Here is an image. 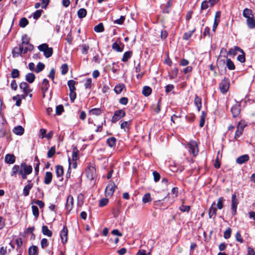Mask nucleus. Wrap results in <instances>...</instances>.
I'll return each instance as SVG.
<instances>
[{"instance_id":"obj_49","label":"nucleus","mask_w":255,"mask_h":255,"mask_svg":"<svg viewBox=\"0 0 255 255\" xmlns=\"http://www.w3.org/2000/svg\"><path fill=\"white\" fill-rule=\"evenodd\" d=\"M32 214L33 216L36 218H38L39 216V209L38 207L35 205H32Z\"/></svg>"},{"instance_id":"obj_40","label":"nucleus","mask_w":255,"mask_h":255,"mask_svg":"<svg viewBox=\"0 0 255 255\" xmlns=\"http://www.w3.org/2000/svg\"><path fill=\"white\" fill-rule=\"evenodd\" d=\"M178 69L177 67L174 68L171 72V73L169 74V77L170 79H173L175 78L178 74Z\"/></svg>"},{"instance_id":"obj_34","label":"nucleus","mask_w":255,"mask_h":255,"mask_svg":"<svg viewBox=\"0 0 255 255\" xmlns=\"http://www.w3.org/2000/svg\"><path fill=\"white\" fill-rule=\"evenodd\" d=\"M117 139L115 137H111L107 139V144L111 147H113L116 145Z\"/></svg>"},{"instance_id":"obj_32","label":"nucleus","mask_w":255,"mask_h":255,"mask_svg":"<svg viewBox=\"0 0 255 255\" xmlns=\"http://www.w3.org/2000/svg\"><path fill=\"white\" fill-rule=\"evenodd\" d=\"M34 48L32 44L22 45V54H26L28 51H32Z\"/></svg>"},{"instance_id":"obj_44","label":"nucleus","mask_w":255,"mask_h":255,"mask_svg":"<svg viewBox=\"0 0 255 255\" xmlns=\"http://www.w3.org/2000/svg\"><path fill=\"white\" fill-rule=\"evenodd\" d=\"M195 30L196 29L194 28L192 30L185 33L183 36V39L186 40H188L193 35Z\"/></svg>"},{"instance_id":"obj_13","label":"nucleus","mask_w":255,"mask_h":255,"mask_svg":"<svg viewBox=\"0 0 255 255\" xmlns=\"http://www.w3.org/2000/svg\"><path fill=\"white\" fill-rule=\"evenodd\" d=\"M241 104L238 102L234 105L231 108V112L233 118L237 117L241 112Z\"/></svg>"},{"instance_id":"obj_62","label":"nucleus","mask_w":255,"mask_h":255,"mask_svg":"<svg viewBox=\"0 0 255 255\" xmlns=\"http://www.w3.org/2000/svg\"><path fill=\"white\" fill-rule=\"evenodd\" d=\"M209 1L204 0L203 1L201 5V11L203 10H205L207 9L209 7Z\"/></svg>"},{"instance_id":"obj_6","label":"nucleus","mask_w":255,"mask_h":255,"mask_svg":"<svg viewBox=\"0 0 255 255\" xmlns=\"http://www.w3.org/2000/svg\"><path fill=\"white\" fill-rule=\"evenodd\" d=\"M126 113L123 110H119L115 111L112 118V122L113 123H116L122 118L124 117Z\"/></svg>"},{"instance_id":"obj_55","label":"nucleus","mask_w":255,"mask_h":255,"mask_svg":"<svg viewBox=\"0 0 255 255\" xmlns=\"http://www.w3.org/2000/svg\"><path fill=\"white\" fill-rule=\"evenodd\" d=\"M232 233V230L230 228H228L224 233V237L226 239H228L230 238Z\"/></svg>"},{"instance_id":"obj_45","label":"nucleus","mask_w":255,"mask_h":255,"mask_svg":"<svg viewBox=\"0 0 255 255\" xmlns=\"http://www.w3.org/2000/svg\"><path fill=\"white\" fill-rule=\"evenodd\" d=\"M28 23H29L28 20L25 17H23L20 19L19 22V25L20 27H21L22 28H24L27 25H28Z\"/></svg>"},{"instance_id":"obj_7","label":"nucleus","mask_w":255,"mask_h":255,"mask_svg":"<svg viewBox=\"0 0 255 255\" xmlns=\"http://www.w3.org/2000/svg\"><path fill=\"white\" fill-rule=\"evenodd\" d=\"M231 202V212L233 215H235L237 214V206L239 204L236 193L232 194Z\"/></svg>"},{"instance_id":"obj_19","label":"nucleus","mask_w":255,"mask_h":255,"mask_svg":"<svg viewBox=\"0 0 255 255\" xmlns=\"http://www.w3.org/2000/svg\"><path fill=\"white\" fill-rule=\"evenodd\" d=\"M52 177L53 175L51 172H46L44 176V183L46 185L49 184L52 181Z\"/></svg>"},{"instance_id":"obj_15","label":"nucleus","mask_w":255,"mask_h":255,"mask_svg":"<svg viewBox=\"0 0 255 255\" xmlns=\"http://www.w3.org/2000/svg\"><path fill=\"white\" fill-rule=\"evenodd\" d=\"M22 46L20 44H19L18 46L14 47L12 50V57L16 58L19 56H22Z\"/></svg>"},{"instance_id":"obj_48","label":"nucleus","mask_w":255,"mask_h":255,"mask_svg":"<svg viewBox=\"0 0 255 255\" xmlns=\"http://www.w3.org/2000/svg\"><path fill=\"white\" fill-rule=\"evenodd\" d=\"M84 202V195L80 193L77 196V204L78 205L81 206Z\"/></svg>"},{"instance_id":"obj_4","label":"nucleus","mask_w":255,"mask_h":255,"mask_svg":"<svg viewBox=\"0 0 255 255\" xmlns=\"http://www.w3.org/2000/svg\"><path fill=\"white\" fill-rule=\"evenodd\" d=\"M230 87V81L228 78H224L219 84V88L222 93L227 92Z\"/></svg>"},{"instance_id":"obj_57","label":"nucleus","mask_w":255,"mask_h":255,"mask_svg":"<svg viewBox=\"0 0 255 255\" xmlns=\"http://www.w3.org/2000/svg\"><path fill=\"white\" fill-rule=\"evenodd\" d=\"M61 74L62 75H65L68 71V66L67 64H64L62 65L61 67Z\"/></svg>"},{"instance_id":"obj_21","label":"nucleus","mask_w":255,"mask_h":255,"mask_svg":"<svg viewBox=\"0 0 255 255\" xmlns=\"http://www.w3.org/2000/svg\"><path fill=\"white\" fill-rule=\"evenodd\" d=\"M28 255H38V249L36 246H32L30 247L28 250Z\"/></svg>"},{"instance_id":"obj_26","label":"nucleus","mask_w":255,"mask_h":255,"mask_svg":"<svg viewBox=\"0 0 255 255\" xmlns=\"http://www.w3.org/2000/svg\"><path fill=\"white\" fill-rule=\"evenodd\" d=\"M247 24L248 27L250 29L255 28V20L254 16H251L250 18L247 19Z\"/></svg>"},{"instance_id":"obj_28","label":"nucleus","mask_w":255,"mask_h":255,"mask_svg":"<svg viewBox=\"0 0 255 255\" xmlns=\"http://www.w3.org/2000/svg\"><path fill=\"white\" fill-rule=\"evenodd\" d=\"M35 79V76L33 73H28L25 75V80L29 83H32Z\"/></svg>"},{"instance_id":"obj_36","label":"nucleus","mask_w":255,"mask_h":255,"mask_svg":"<svg viewBox=\"0 0 255 255\" xmlns=\"http://www.w3.org/2000/svg\"><path fill=\"white\" fill-rule=\"evenodd\" d=\"M87 10L84 8L79 9L77 11V15L79 18H83L86 17L87 15Z\"/></svg>"},{"instance_id":"obj_60","label":"nucleus","mask_w":255,"mask_h":255,"mask_svg":"<svg viewBox=\"0 0 255 255\" xmlns=\"http://www.w3.org/2000/svg\"><path fill=\"white\" fill-rule=\"evenodd\" d=\"M82 47V53L83 54H87L89 49V46L88 45L84 44L81 45Z\"/></svg>"},{"instance_id":"obj_52","label":"nucleus","mask_w":255,"mask_h":255,"mask_svg":"<svg viewBox=\"0 0 255 255\" xmlns=\"http://www.w3.org/2000/svg\"><path fill=\"white\" fill-rule=\"evenodd\" d=\"M43 12V10H36L33 13V17L35 19H38L41 15L42 13Z\"/></svg>"},{"instance_id":"obj_12","label":"nucleus","mask_w":255,"mask_h":255,"mask_svg":"<svg viewBox=\"0 0 255 255\" xmlns=\"http://www.w3.org/2000/svg\"><path fill=\"white\" fill-rule=\"evenodd\" d=\"M68 230L66 226H64L60 233L61 242L63 244L67 243Z\"/></svg>"},{"instance_id":"obj_27","label":"nucleus","mask_w":255,"mask_h":255,"mask_svg":"<svg viewBox=\"0 0 255 255\" xmlns=\"http://www.w3.org/2000/svg\"><path fill=\"white\" fill-rule=\"evenodd\" d=\"M224 57L226 58V66L230 70L235 69V66L231 59L228 58L227 56H224Z\"/></svg>"},{"instance_id":"obj_3","label":"nucleus","mask_w":255,"mask_h":255,"mask_svg":"<svg viewBox=\"0 0 255 255\" xmlns=\"http://www.w3.org/2000/svg\"><path fill=\"white\" fill-rule=\"evenodd\" d=\"M187 146L188 148L190 153L192 154L194 156L197 155L198 150L196 142L195 141H191L187 144Z\"/></svg>"},{"instance_id":"obj_29","label":"nucleus","mask_w":255,"mask_h":255,"mask_svg":"<svg viewBox=\"0 0 255 255\" xmlns=\"http://www.w3.org/2000/svg\"><path fill=\"white\" fill-rule=\"evenodd\" d=\"M243 15L244 17H246L247 19L250 18L251 16H254L253 11L248 8L244 9L243 12Z\"/></svg>"},{"instance_id":"obj_5","label":"nucleus","mask_w":255,"mask_h":255,"mask_svg":"<svg viewBox=\"0 0 255 255\" xmlns=\"http://www.w3.org/2000/svg\"><path fill=\"white\" fill-rule=\"evenodd\" d=\"M112 47L114 50L118 52H122L124 50L125 45L120 41V39L119 38L116 42L113 43Z\"/></svg>"},{"instance_id":"obj_11","label":"nucleus","mask_w":255,"mask_h":255,"mask_svg":"<svg viewBox=\"0 0 255 255\" xmlns=\"http://www.w3.org/2000/svg\"><path fill=\"white\" fill-rule=\"evenodd\" d=\"M87 177L90 180H93L96 176V169L93 166H88L86 169Z\"/></svg>"},{"instance_id":"obj_50","label":"nucleus","mask_w":255,"mask_h":255,"mask_svg":"<svg viewBox=\"0 0 255 255\" xmlns=\"http://www.w3.org/2000/svg\"><path fill=\"white\" fill-rule=\"evenodd\" d=\"M64 107L62 105H59L56 107V114L57 115H60L64 112Z\"/></svg>"},{"instance_id":"obj_16","label":"nucleus","mask_w":255,"mask_h":255,"mask_svg":"<svg viewBox=\"0 0 255 255\" xmlns=\"http://www.w3.org/2000/svg\"><path fill=\"white\" fill-rule=\"evenodd\" d=\"M27 182L28 183L26 185H25L23 189V195L24 196L26 197L29 195L30 190L32 189L33 186V184L31 182L30 180H28Z\"/></svg>"},{"instance_id":"obj_24","label":"nucleus","mask_w":255,"mask_h":255,"mask_svg":"<svg viewBox=\"0 0 255 255\" xmlns=\"http://www.w3.org/2000/svg\"><path fill=\"white\" fill-rule=\"evenodd\" d=\"M238 51L243 52V49L238 46H235L234 48H231L229 50V51L228 52V55L230 56H235L237 55Z\"/></svg>"},{"instance_id":"obj_58","label":"nucleus","mask_w":255,"mask_h":255,"mask_svg":"<svg viewBox=\"0 0 255 255\" xmlns=\"http://www.w3.org/2000/svg\"><path fill=\"white\" fill-rule=\"evenodd\" d=\"M246 126H247V125L245 124V122L244 121H241L238 123V124L237 127V128L243 131L244 128H245V127Z\"/></svg>"},{"instance_id":"obj_46","label":"nucleus","mask_w":255,"mask_h":255,"mask_svg":"<svg viewBox=\"0 0 255 255\" xmlns=\"http://www.w3.org/2000/svg\"><path fill=\"white\" fill-rule=\"evenodd\" d=\"M152 199L150 193H146L142 197V201L144 203H149Z\"/></svg>"},{"instance_id":"obj_38","label":"nucleus","mask_w":255,"mask_h":255,"mask_svg":"<svg viewBox=\"0 0 255 255\" xmlns=\"http://www.w3.org/2000/svg\"><path fill=\"white\" fill-rule=\"evenodd\" d=\"M89 113L91 115L99 116L102 114V110L100 108H93Z\"/></svg>"},{"instance_id":"obj_18","label":"nucleus","mask_w":255,"mask_h":255,"mask_svg":"<svg viewBox=\"0 0 255 255\" xmlns=\"http://www.w3.org/2000/svg\"><path fill=\"white\" fill-rule=\"evenodd\" d=\"M250 158L248 154H244L239 156L236 159V162L239 164H242L249 160Z\"/></svg>"},{"instance_id":"obj_53","label":"nucleus","mask_w":255,"mask_h":255,"mask_svg":"<svg viewBox=\"0 0 255 255\" xmlns=\"http://www.w3.org/2000/svg\"><path fill=\"white\" fill-rule=\"evenodd\" d=\"M11 76L13 78H17L19 77V71L17 69H12L11 73Z\"/></svg>"},{"instance_id":"obj_35","label":"nucleus","mask_w":255,"mask_h":255,"mask_svg":"<svg viewBox=\"0 0 255 255\" xmlns=\"http://www.w3.org/2000/svg\"><path fill=\"white\" fill-rule=\"evenodd\" d=\"M151 92L152 89L150 87L145 86L143 88L142 93L144 96L147 97L151 94Z\"/></svg>"},{"instance_id":"obj_47","label":"nucleus","mask_w":255,"mask_h":255,"mask_svg":"<svg viewBox=\"0 0 255 255\" xmlns=\"http://www.w3.org/2000/svg\"><path fill=\"white\" fill-rule=\"evenodd\" d=\"M206 117V114L204 111L202 112L201 116L200 117V121L199 124V126L200 127H203L205 124V118Z\"/></svg>"},{"instance_id":"obj_41","label":"nucleus","mask_w":255,"mask_h":255,"mask_svg":"<svg viewBox=\"0 0 255 255\" xmlns=\"http://www.w3.org/2000/svg\"><path fill=\"white\" fill-rule=\"evenodd\" d=\"M21 42L19 43L20 45H28L31 44L29 43V38L28 37L27 35L24 34L22 36Z\"/></svg>"},{"instance_id":"obj_20","label":"nucleus","mask_w":255,"mask_h":255,"mask_svg":"<svg viewBox=\"0 0 255 255\" xmlns=\"http://www.w3.org/2000/svg\"><path fill=\"white\" fill-rule=\"evenodd\" d=\"M215 204L214 202L212 206L210 207L209 210V216L210 218L214 219L216 217L217 209L215 207L213 206V205Z\"/></svg>"},{"instance_id":"obj_9","label":"nucleus","mask_w":255,"mask_h":255,"mask_svg":"<svg viewBox=\"0 0 255 255\" xmlns=\"http://www.w3.org/2000/svg\"><path fill=\"white\" fill-rule=\"evenodd\" d=\"M19 88L22 90L23 93H25L26 94H29V96L30 98L32 97V94L31 92L32 91V90L30 89V86L25 82H22L19 84Z\"/></svg>"},{"instance_id":"obj_1","label":"nucleus","mask_w":255,"mask_h":255,"mask_svg":"<svg viewBox=\"0 0 255 255\" xmlns=\"http://www.w3.org/2000/svg\"><path fill=\"white\" fill-rule=\"evenodd\" d=\"M33 170L31 165L27 164L25 162H22L19 165L15 164L11 168L10 176L16 177L18 175L22 179L27 178V176L30 174Z\"/></svg>"},{"instance_id":"obj_37","label":"nucleus","mask_w":255,"mask_h":255,"mask_svg":"<svg viewBox=\"0 0 255 255\" xmlns=\"http://www.w3.org/2000/svg\"><path fill=\"white\" fill-rule=\"evenodd\" d=\"M125 87V86L124 84H118L115 86L114 88V91L116 94H119L122 92L123 89Z\"/></svg>"},{"instance_id":"obj_10","label":"nucleus","mask_w":255,"mask_h":255,"mask_svg":"<svg viewBox=\"0 0 255 255\" xmlns=\"http://www.w3.org/2000/svg\"><path fill=\"white\" fill-rule=\"evenodd\" d=\"M74 205V198L71 195H69L66 199V202L65 205V208L67 211L69 213L73 209Z\"/></svg>"},{"instance_id":"obj_31","label":"nucleus","mask_w":255,"mask_h":255,"mask_svg":"<svg viewBox=\"0 0 255 255\" xmlns=\"http://www.w3.org/2000/svg\"><path fill=\"white\" fill-rule=\"evenodd\" d=\"M56 174L58 178L62 177L63 175L64 170L63 168L61 165H57L55 167Z\"/></svg>"},{"instance_id":"obj_14","label":"nucleus","mask_w":255,"mask_h":255,"mask_svg":"<svg viewBox=\"0 0 255 255\" xmlns=\"http://www.w3.org/2000/svg\"><path fill=\"white\" fill-rule=\"evenodd\" d=\"M49 87V82L47 79H44L41 86V90L42 93L43 98L45 97V94L47 92Z\"/></svg>"},{"instance_id":"obj_30","label":"nucleus","mask_w":255,"mask_h":255,"mask_svg":"<svg viewBox=\"0 0 255 255\" xmlns=\"http://www.w3.org/2000/svg\"><path fill=\"white\" fill-rule=\"evenodd\" d=\"M79 150L76 146H74L72 149V159L73 161H76L79 159Z\"/></svg>"},{"instance_id":"obj_54","label":"nucleus","mask_w":255,"mask_h":255,"mask_svg":"<svg viewBox=\"0 0 255 255\" xmlns=\"http://www.w3.org/2000/svg\"><path fill=\"white\" fill-rule=\"evenodd\" d=\"M56 149L55 146L51 147L47 152V157L48 158L52 157L55 153Z\"/></svg>"},{"instance_id":"obj_8","label":"nucleus","mask_w":255,"mask_h":255,"mask_svg":"<svg viewBox=\"0 0 255 255\" xmlns=\"http://www.w3.org/2000/svg\"><path fill=\"white\" fill-rule=\"evenodd\" d=\"M116 185L113 181H110L107 185L105 189V194L106 196H111L115 189Z\"/></svg>"},{"instance_id":"obj_2","label":"nucleus","mask_w":255,"mask_h":255,"mask_svg":"<svg viewBox=\"0 0 255 255\" xmlns=\"http://www.w3.org/2000/svg\"><path fill=\"white\" fill-rule=\"evenodd\" d=\"M38 49L39 51H42L44 55L46 58L51 57L53 54V49L51 47H49L46 43L42 44L38 46Z\"/></svg>"},{"instance_id":"obj_51","label":"nucleus","mask_w":255,"mask_h":255,"mask_svg":"<svg viewBox=\"0 0 255 255\" xmlns=\"http://www.w3.org/2000/svg\"><path fill=\"white\" fill-rule=\"evenodd\" d=\"M12 100H14V101H16V103H15V105L16 106H20L21 105V100L20 98V95H17L15 96H13L12 97Z\"/></svg>"},{"instance_id":"obj_64","label":"nucleus","mask_w":255,"mask_h":255,"mask_svg":"<svg viewBox=\"0 0 255 255\" xmlns=\"http://www.w3.org/2000/svg\"><path fill=\"white\" fill-rule=\"evenodd\" d=\"M250 219L253 220L251 222L255 225V212L254 211H251L249 213Z\"/></svg>"},{"instance_id":"obj_43","label":"nucleus","mask_w":255,"mask_h":255,"mask_svg":"<svg viewBox=\"0 0 255 255\" xmlns=\"http://www.w3.org/2000/svg\"><path fill=\"white\" fill-rule=\"evenodd\" d=\"M94 29L96 32H102L104 31V27L102 23H100L96 25Z\"/></svg>"},{"instance_id":"obj_56","label":"nucleus","mask_w":255,"mask_h":255,"mask_svg":"<svg viewBox=\"0 0 255 255\" xmlns=\"http://www.w3.org/2000/svg\"><path fill=\"white\" fill-rule=\"evenodd\" d=\"M109 200L107 198H103L99 201V207H103L108 204Z\"/></svg>"},{"instance_id":"obj_63","label":"nucleus","mask_w":255,"mask_h":255,"mask_svg":"<svg viewBox=\"0 0 255 255\" xmlns=\"http://www.w3.org/2000/svg\"><path fill=\"white\" fill-rule=\"evenodd\" d=\"M125 20V16L121 15L120 16V18L114 20V23L115 24L121 25L124 22Z\"/></svg>"},{"instance_id":"obj_17","label":"nucleus","mask_w":255,"mask_h":255,"mask_svg":"<svg viewBox=\"0 0 255 255\" xmlns=\"http://www.w3.org/2000/svg\"><path fill=\"white\" fill-rule=\"evenodd\" d=\"M4 162L9 164H13L15 162V157L13 154H7L4 157Z\"/></svg>"},{"instance_id":"obj_33","label":"nucleus","mask_w":255,"mask_h":255,"mask_svg":"<svg viewBox=\"0 0 255 255\" xmlns=\"http://www.w3.org/2000/svg\"><path fill=\"white\" fill-rule=\"evenodd\" d=\"M24 128L20 126L14 128L13 132L17 135H22L24 132Z\"/></svg>"},{"instance_id":"obj_25","label":"nucleus","mask_w":255,"mask_h":255,"mask_svg":"<svg viewBox=\"0 0 255 255\" xmlns=\"http://www.w3.org/2000/svg\"><path fill=\"white\" fill-rule=\"evenodd\" d=\"M42 233L44 235L48 237H51L52 236V231L49 230L48 227L45 225L42 227Z\"/></svg>"},{"instance_id":"obj_59","label":"nucleus","mask_w":255,"mask_h":255,"mask_svg":"<svg viewBox=\"0 0 255 255\" xmlns=\"http://www.w3.org/2000/svg\"><path fill=\"white\" fill-rule=\"evenodd\" d=\"M240 52L242 53V54L239 55L238 56L237 59L238 61H239L241 63H244L246 61L245 53L243 50V52Z\"/></svg>"},{"instance_id":"obj_39","label":"nucleus","mask_w":255,"mask_h":255,"mask_svg":"<svg viewBox=\"0 0 255 255\" xmlns=\"http://www.w3.org/2000/svg\"><path fill=\"white\" fill-rule=\"evenodd\" d=\"M67 84L69 88L70 92L75 91L76 88L75 87V85L76 84V82L75 81L73 80H70L68 81Z\"/></svg>"},{"instance_id":"obj_23","label":"nucleus","mask_w":255,"mask_h":255,"mask_svg":"<svg viewBox=\"0 0 255 255\" xmlns=\"http://www.w3.org/2000/svg\"><path fill=\"white\" fill-rule=\"evenodd\" d=\"M194 104L197 108L198 111L199 112L202 108V100L201 98L197 95L195 96L194 99Z\"/></svg>"},{"instance_id":"obj_61","label":"nucleus","mask_w":255,"mask_h":255,"mask_svg":"<svg viewBox=\"0 0 255 255\" xmlns=\"http://www.w3.org/2000/svg\"><path fill=\"white\" fill-rule=\"evenodd\" d=\"M179 210L183 212H189L190 210V206L181 205L179 207Z\"/></svg>"},{"instance_id":"obj_22","label":"nucleus","mask_w":255,"mask_h":255,"mask_svg":"<svg viewBox=\"0 0 255 255\" xmlns=\"http://www.w3.org/2000/svg\"><path fill=\"white\" fill-rule=\"evenodd\" d=\"M132 56V52L131 51H128L125 52L123 56V58L122 59V61L124 62H127L128 59L131 58Z\"/></svg>"},{"instance_id":"obj_42","label":"nucleus","mask_w":255,"mask_h":255,"mask_svg":"<svg viewBox=\"0 0 255 255\" xmlns=\"http://www.w3.org/2000/svg\"><path fill=\"white\" fill-rule=\"evenodd\" d=\"M44 67H45V65L43 63L39 62L37 64L36 67L34 70V71L36 73H38L40 72L41 71H42L44 69Z\"/></svg>"}]
</instances>
